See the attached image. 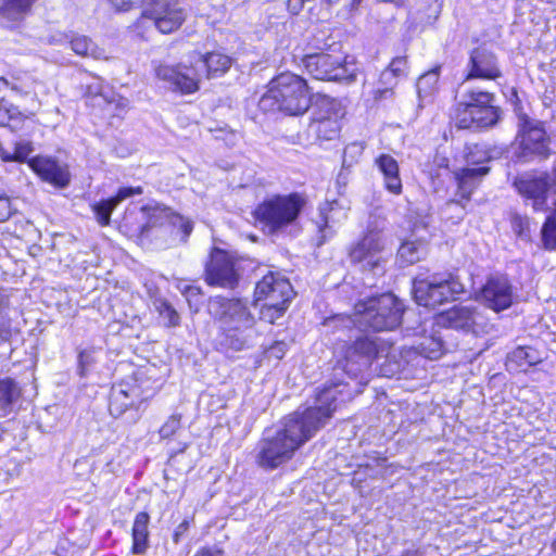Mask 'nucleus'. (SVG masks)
<instances>
[{"instance_id":"nucleus-41","label":"nucleus","mask_w":556,"mask_h":556,"mask_svg":"<svg viewBox=\"0 0 556 556\" xmlns=\"http://www.w3.org/2000/svg\"><path fill=\"white\" fill-rule=\"evenodd\" d=\"M4 14L15 18L26 13L36 0H1Z\"/></svg>"},{"instance_id":"nucleus-54","label":"nucleus","mask_w":556,"mask_h":556,"mask_svg":"<svg viewBox=\"0 0 556 556\" xmlns=\"http://www.w3.org/2000/svg\"><path fill=\"white\" fill-rule=\"evenodd\" d=\"M16 210L7 195H0V223L8 220Z\"/></svg>"},{"instance_id":"nucleus-19","label":"nucleus","mask_w":556,"mask_h":556,"mask_svg":"<svg viewBox=\"0 0 556 556\" xmlns=\"http://www.w3.org/2000/svg\"><path fill=\"white\" fill-rule=\"evenodd\" d=\"M205 280L210 286L233 289L239 282L233 257L222 249H213L205 266Z\"/></svg>"},{"instance_id":"nucleus-2","label":"nucleus","mask_w":556,"mask_h":556,"mask_svg":"<svg viewBox=\"0 0 556 556\" xmlns=\"http://www.w3.org/2000/svg\"><path fill=\"white\" fill-rule=\"evenodd\" d=\"M208 313L219 321L216 343L220 352L232 354L255 345L260 332L247 302L214 296L210 300Z\"/></svg>"},{"instance_id":"nucleus-9","label":"nucleus","mask_w":556,"mask_h":556,"mask_svg":"<svg viewBox=\"0 0 556 556\" xmlns=\"http://www.w3.org/2000/svg\"><path fill=\"white\" fill-rule=\"evenodd\" d=\"M304 205V198L296 192L277 194L256 206L255 217L269 235H276L298 220Z\"/></svg>"},{"instance_id":"nucleus-28","label":"nucleus","mask_w":556,"mask_h":556,"mask_svg":"<svg viewBox=\"0 0 556 556\" xmlns=\"http://www.w3.org/2000/svg\"><path fill=\"white\" fill-rule=\"evenodd\" d=\"M490 167L478 166V167H464L455 173V179L457 181L458 193L462 199L469 200L471 193L480 185L482 178L488 175Z\"/></svg>"},{"instance_id":"nucleus-11","label":"nucleus","mask_w":556,"mask_h":556,"mask_svg":"<svg viewBox=\"0 0 556 556\" xmlns=\"http://www.w3.org/2000/svg\"><path fill=\"white\" fill-rule=\"evenodd\" d=\"M152 396V392L144 390L137 379L122 381L111 389L109 410L111 416L119 418L129 413L127 421L136 422L140 418L141 405Z\"/></svg>"},{"instance_id":"nucleus-60","label":"nucleus","mask_w":556,"mask_h":556,"mask_svg":"<svg viewBox=\"0 0 556 556\" xmlns=\"http://www.w3.org/2000/svg\"><path fill=\"white\" fill-rule=\"evenodd\" d=\"M195 556H224V551L216 545L200 548Z\"/></svg>"},{"instance_id":"nucleus-32","label":"nucleus","mask_w":556,"mask_h":556,"mask_svg":"<svg viewBox=\"0 0 556 556\" xmlns=\"http://www.w3.org/2000/svg\"><path fill=\"white\" fill-rule=\"evenodd\" d=\"M152 305L165 327H177L179 325L180 316L167 300L155 296L152 300Z\"/></svg>"},{"instance_id":"nucleus-16","label":"nucleus","mask_w":556,"mask_h":556,"mask_svg":"<svg viewBox=\"0 0 556 556\" xmlns=\"http://www.w3.org/2000/svg\"><path fill=\"white\" fill-rule=\"evenodd\" d=\"M464 80H496L503 77L497 54L485 45L473 48L464 70Z\"/></svg>"},{"instance_id":"nucleus-17","label":"nucleus","mask_w":556,"mask_h":556,"mask_svg":"<svg viewBox=\"0 0 556 556\" xmlns=\"http://www.w3.org/2000/svg\"><path fill=\"white\" fill-rule=\"evenodd\" d=\"M306 71L318 80H348L352 77L346 63L340 55L325 52L307 54L302 60Z\"/></svg>"},{"instance_id":"nucleus-37","label":"nucleus","mask_w":556,"mask_h":556,"mask_svg":"<svg viewBox=\"0 0 556 556\" xmlns=\"http://www.w3.org/2000/svg\"><path fill=\"white\" fill-rule=\"evenodd\" d=\"M10 299L5 290L0 289V339L8 341L12 336V320L9 316Z\"/></svg>"},{"instance_id":"nucleus-49","label":"nucleus","mask_w":556,"mask_h":556,"mask_svg":"<svg viewBox=\"0 0 556 556\" xmlns=\"http://www.w3.org/2000/svg\"><path fill=\"white\" fill-rule=\"evenodd\" d=\"M401 556H442L437 547L430 545H422L419 547L406 548L401 553Z\"/></svg>"},{"instance_id":"nucleus-39","label":"nucleus","mask_w":556,"mask_h":556,"mask_svg":"<svg viewBox=\"0 0 556 556\" xmlns=\"http://www.w3.org/2000/svg\"><path fill=\"white\" fill-rule=\"evenodd\" d=\"M20 389L13 379L0 380V407L8 409L18 399Z\"/></svg>"},{"instance_id":"nucleus-30","label":"nucleus","mask_w":556,"mask_h":556,"mask_svg":"<svg viewBox=\"0 0 556 556\" xmlns=\"http://www.w3.org/2000/svg\"><path fill=\"white\" fill-rule=\"evenodd\" d=\"M26 116L18 106L8 101L7 94L0 96V127H8L11 131L22 128Z\"/></svg>"},{"instance_id":"nucleus-29","label":"nucleus","mask_w":556,"mask_h":556,"mask_svg":"<svg viewBox=\"0 0 556 556\" xmlns=\"http://www.w3.org/2000/svg\"><path fill=\"white\" fill-rule=\"evenodd\" d=\"M149 522L150 516L146 511H140L135 517L131 530V553L134 555H144L150 546Z\"/></svg>"},{"instance_id":"nucleus-46","label":"nucleus","mask_w":556,"mask_h":556,"mask_svg":"<svg viewBox=\"0 0 556 556\" xmlns=\"http://www.w3.org/2000/svg\"><path fill=\"white\" fill-rule=\"evenodd\" d=\"M181 427V414H173L160 428L161 439L172 438Z\"/></svg>"},{"instance_id":"nucleus-61","label":"nucleus","mask_w":556,"mask_h":556,"mask_svg":"<svg viewBox=\"0 0 556 556\" xmlns=\"http://www.w3.org/2000/svg\"><path fill=\"white\" fill-rule=\"evenodd\" d=\"M304 3L305 0H288L287 10L292 15H298L302 11Z\"/></svg>"},{"instance_id":"nucleus-7","label":"nucleus","mask_w":556,"mask_h":556,"mask_svg":"<svg viewBox=\"0 0 556 556\" xmlns=\"http://www.w3.org/2000/svg\"><path fill=\"white\" fill-rule=\"evenodd\" d=\"M466 292L459 277L450 271L420 274L413 280V294L416 303L435 308Z\"/></svg>"},{"instance_id":"nucleus-3","label":"nucleus","mask_w":556,"mask_h":556,"mask_svg":"<svg viewBox=\"0 0 556 556\" xmlns=\"http://www.w3.org/2000/svg\"><path fill=\"white\" fill-rule=\"evenodd\" d=\"M357 316L355 319L348 315H334L324 320L323 327L327 334L333 336L334 342H343V355L337 362L336 370H341L352 379L365 371L371 359L377 354L376 343L368 337H357L354 342L348 344L352 338L351 332L355 331Z\"/></svg>"},{"instance_id":"nucleus-22","label":"nucleus","mask_w":556,"mask_h":556,"mask_svg":"<svg viewBox=\"0 0 556 556\" xmlns=\"http://www.w3.org/2000/svg\"><path fill=\"white\" fill-rule=\"evenodd\" d=\"M159 79L168 84L169 88L184 94L193 93L199 89V76L197 70L187 65L160 64L155 67Z\"/></svg>"},{"instance_id":"nucleus-20","label":"nucleus","mask_w":556,"mask_h":556,"mask_svg":"<svg viewBox=\"0 0 556 556\" xmlns=\"http://www.w3.org/2000/svg\"><path fill=\"white\" fill-rule=\"evenodd\" d=\"M346 217V211L338 200L320 204L317 215L312 219L317 229L314 238L316 245L321 247L330 240L336 235L337 226Z\"/></svg>"},{"instance_id":"nucleus-36","label":"nucleus","mask_w":556,"mask_h":556,"mask_svg":"<svg viewBox=\"0 0 556 556\" xmlns=\"http://www.w3.org/2000/svg\"><path fill=\"white\" fill-rule=\"evenodd\" d=\"M88 93L102 98L106 103H116L117 108H125L127 100L116 94L111 88L104 86L101 80L88 86Z\"/></svg>"},{"instance_id":"nucleus-13","label":"nucleus","mask_w":556,"mask_h":556,"mask_svg":"<svg viewBox=\"0 0 556 556\" xmlns=\"http://www.w3.org/2000/svg\"><path fill=\"white\" fill-rule=\"evenodd\" d=\"M435 323L445 328L476 336L486 332L489 326L483 312L472 305H455L440 313L435 318Z\"/></svg>"},{"instance_id":"nucleus-34","label":"nucleus","mask_w":556,"mask_h":556,"mask_svg":"<svg viewBox=\"0 0 556 556\" xmlns=\"http://www.w3.org/2000/svg\"><path fill=\"white\" fill-rule=\"evenodd\" d=\"M418 352L426 358L438 359L445 351V344L440 336L425 337L417 346Z\"/></svg>"},{"instance_id":"nucleus-51","label":"nucleus","mask_w":556,"mask_h":556,"mask_svg":"<svg viewBox=\"0 0 556 556\" xmlns=\"http://www.w3.org/2000/svg\"><path fill=\"white\" fill-rule=\"evenodd\" d=\"M143 192L141 187H121L117 193L114 197H111L113 201L116 203H121L122 201L131 198L134 195H139Z\"/></svg>"},{"instance_id":"nucleus-44","label":"nucleus","mask_w":556,"mask_h":556,"mask_svg":"<svg viewBox=\"0 0 556 556\" xmlns=\"http://www.w3.org/2000/svg\"><path fill=\"white\" fill-rule=\"evenodd\" d=\"M96 363L94 350H81L78 353L77 374L80 378H86Z\"/></svg>"},{"instance_id":"nucleus-43","label":"nucleus","mask_w":556,"mask_h":556,"mask_svg":"<svg viewBox=\"0 0 556 556\" xmlns=\"http://www.w3.org/2000/svg\"><path fill=\"white\" fill-rule=\"evenodd\" d=\"M542 241L547 250H556V220L546 218L541 229Z\"/></svg>"},{"instance_id":"nucleus-45","label":"nucleus","mask_w":556,"mask_h":556,"mask_svg":"<svg viewBox=\"0 0 556 556\" xmlns=\"http://www.w3.org/2000/svg\"><path fill=\"white\" fill-rule=\"evenodd\" d=\"M364 146L361 142H353L345 147L342 156V167L350 168L363 154Z\"/></svg>"},{"instance_id":"nucleus-23","label":"nucleus","mask_w":556,"mask_h":556,"mask_svg":"<svg viewBox=\"0 0 556 556\" xmlns=\"http://www.w3.org/2000/svg\"><path fill=\"white\" fill-rule=\"evenodd\" d=\"M28 166L46 182L58 189L66 188L71 182L68 166L52 156L30 157Z\"/></svg>"},{"instance_id":"nucleus-15","label":"nucleus","mask_w":556,"mask_h":556,"mask_svg":"<svg viewBox=\"0 0 556 556\" xmlns=\"http://www.w3.org/2000/svg\"><path fill=\"white\" fill-rule=\"evenodd\" d=\"M143 18L150 20L159 31L169 34L181 26L186 10L179 0H147Z\"/></svg>"},{"instance_id":"nucleus-14","label":"nucleus","mask_w":556,"mask_h":556,"mask_svg":"<svg viewBox=\"0 0 556 556\" xmlns=\"http://www.w3.org/2000/svg\"><path fill=\"white\" fill-rule=\"evenodd\" d=\"M383 250V240L379 231L368 230L357 242L353 243L349 250V257L353 264H358L363 270H369L374 275H380L384 271L382 266L381 252Z\"/></svg>"},{"instance_id":"nucleus-40","label":"nucleus","mask_w":556,"mask_h":556,"mask_svg":"<svg viewBox=\"0 0 556 556\" xmlns=\"http://www.w3.org/2000/svg\"><path fill=\"white\" fill-rule=\"evenodd\" d=\"M112 198L101 200L92 205V212L101 226H108L111 220V214L116 207Z\"/></svg>"},{"instance_id":"nucleus-6","label":"nucleus","mask_w":556,"mask_h":556,"mask_svg":"<svg viewBox=\"0 0 556 556\" xmlns=\"http://www.w3.org/2000/svg\"><path fill=\"white\" fill-rule=\"evenodd\" d=\"M357 324L374 331H390L401 325L405 306L392 293L361 300L355 304Z\"/></svg>"},{"instance_id":"nucleus-10","label":"nucleus","mask_w":556,"mask_h":556,"mask_svg":"<svg viewBox=\"0 0 556 556\" xmlns=\"http://www.w3.org/2000/svg\"><path fill=\"white\" fill-rule=\"evenodd\" d=\"M343 115V109L337 99L318 94L312 121L306 129L308 139L314 142L336 139L341 129L340 118Z\"/></svg>"},{"instance_id":"nucleus-25","label":"nucleus","mask_w":556,"mask_h":556,"mask_svg":"<svg viewBox=\"0 0 556 556\" xmlns=\"http://www.w3.org/2000/svg\"><path fill=\"white\" fill-rule=\"evenodd\" d=\"M197 63L201 65L207 78H215L225 75L230 70L233 59L222 50H215L198 54Z\"/></svg>"},{"instance_id":"nucleus-62","label":"nucleus","mask_w":556,"mask_h":556,"mask_svg":"<svg viewBox=\"0 0 556 556\" xmlns=\"http://www.w3.org/2000/svg\"><path fill=\"white\" fill-rule=\"evenodd\" d=\"M184 293L186 294L187 300H188V302L190 303V302H191V299H192L193 296H198V295H200V294H201V290H200V288H199V287H194V286H187V287L185 288Z\"/></svg>"},{"instance_id":"nucleus-52","label":"nucleus","mask_w":556,"mask_h":556,"mask_svg":"<svg viewBox=\"0 0 556 556\" xmlns=\"http://www.w3.org/2000/svg\"><path fill=\"white\" fill-rule=\"evenodd\" d=\"M393 74H395L399 78L406 75L407 71V59L406 56H396L394 58L389 67Z\"/></svg>"},{"instance_id":"nucleus-38","label":"nucleus","mask_w":556,"mask_h":556,"mask_svg":"<svg viewBox=\"0 0 556 556\" xmlns=\"http://www.w3.org/2000/svg\"><path fill=\"white\" fill-rule=\"evenodd\" d=\"M466 162L468 167L485 166L492 160L491 150L485 144H473L467 148Z\"/></svg>"},{"instance_id":"nucleus-53","label":"nucleus","mask_w":556,"mask_h":556,"mask_svg":"<svg viewBox=\"0 0 556 556\" xmlns=\"http://www.w3.org/2000/svg\"><path fill=\"white\" fill-rule=\"evenodd\" d=\"M511 228L519 237H522L525 231L529 229L528 217L515 214L511 217Z\"/></svg>"},{"instance_id":"nucleus-50","label":"nucleus","mask_w":556,"mask_h":556,"mask_svg":"<svg viewBox=\"0 0 556 556\" xmlns=\"http://www.w3.org/2000/svg\"><path fill=\"white\" fill-rule=\"evenodd\" d=\"M288 349H289V345L287 342L276 341L266 350V354H267V357L275 358V359L279 361V359L283 358Z\"/></svg>"},{"instance_id":"nucleus-12","label":"nucleus","mask_w":556,"mask_h":556,"mask_svg":"<svg viewBox=\"0 0 556 556\" xmlns=\"http://www.w3.org/2000/svg\"><path fill=\"white\" fill-rule=\"evenodd\" d=\"M547 170H527L516 175L511 186L526 205L533 212H547L548 195L552 193Z\"/></svg>"},{"instance_id":"nucleus-27","label":"nucleus","mask_w":556,"mask_h":556,"mask_svg":"<svg viewBox=\"0 0 556 556\" xmlns=\"http://www.w3.org/2000/svg\"><path fill=\"white\" fill-rule=\"evenodd\" d=\"M542 362L539 351L532 346H518L508 353L506 369L509 372L527 371L530 367Z\"/></svg>"},{"instance_id":"nucleus-47","label":"nucleus","mask_w":556,"mask_h":556,"mask_svg":"<svg viewBox=\"0 0 556 556\" xmlns=\"http://www.w3.org/2000/svg\"><path fill=\"white\" fill-rule=\"evenodd\" d=\"M34 152V146L30 141L21 140L15 143L14 154L16 162L24 163L30 160L28 156Z\"/></svg>"},{"instance_id":"nucleus-64","label":"nucleus","mask_w":556,"mask_h":556,"mask_svg":"<svg viewBox=\"0 0 556 556\" xmlns=\"http://www.w3.org/2000/svg\"><path fill=\"white\" fill-rule=\"evenodd\" d=\"M548 180L552 193L556 194V164H554L552 170L548 172Z\"/></svg>"},{"instance_id":"nucleus-56","label":"nucleus","mask_w":556,"mask_h":556,"mask_svg":"<svg viewBox=\"0 0 556 556\" xmlns=\"http://www.w3.org/2000/svg\"><path fill=\"white\" fill-rule=\"evenodd\" d=\"M368 476L370 478H377L381 475L380 469L371 468L369 465L361 466L357 471L354 472L353 483H359L362 481L361 476Z\"/></svg>"},{"instance_id":"nucleus-42","label":"nucleus","mask_w":556,"mask_h":556,"mask_svg":"<svg viewBox=\"0 0 556 556\" xmlns=\"http://www.w3.org/2000/svg\"><path fill=\"white\" fill-rule=\"evenodd\" d=\"M288 306L285 305H269V303L262 302L260 308V319L269 324H275L283 316Z\"/></svg>"},{"instance_id":"nucleus-24","label":"nucleus","mask_w":556,"mask_h":556,"mask_svg":"<svg viewBox=\"0 0 556 556\" xmlns=\"http://www.w3.org/2000/svg\"><path fill=\"white\" fill-rule=\"evenodd\" d=\"M147 227L148 229H142V232L148 236L150 232L155 237L169 235V244L186 242L193 229L192 222L179 214L166 215L159 225L156 219L151 218Z\"/></svg>"},{"instance_id":"nucleus-59","label":"nucleus","mask_w":556,"mask_h":556,"mask_svg":"<svg viewBox=\"0 0 556 556\" xmlns=\"http://www.w3.org/2000/svg\"><path fill=\"white\" fill-rule=\"evenodd\" d=\"M393 96H394V88L377 86V89L375 91V100H377V101L389 100V99H392Z\"/></svg>"},{"instance_id":"nucleus-35","label":"nucleus","mask_w":556,"mask_h":556,"mask_svg":"<svg viewBox=\"0 0 556 556\" xmlns=\"http://www.w3.org/2000/svg\"><path fill=\"white\" fill-rule=\"evenodd\" d=\"M70 45L72 50L78 55L99 59L103 54V51L87 36H74Z\"/></svg>"},{"instance_id":"nucleus-8","label":"nucleus","mask_w":556,"mask_h":556,"mask_svg":"<svg viewBox=\"0 0 556 556\" xmlns=\"http://www.w3.org/2000/svg\"><path fill=\"white\" fill-rule=\"evenodd\" d=\"M514 155L516 161L522 164L546 161L552 155L551 137L542 121L527 114L518 116Z\"/></svg>"},{"instance_id":"nucleus-1","label":"nucleus","mask_w":556,"mask_h":556,"mask_svg":"<svg viewBox=\"0 0 556 556\" xmlns=\"http://www.w3.org/2000/svg\"><path fill=\"white\" fill-rule=\"evenodd\" d=\"M353 391L348 382L326 383L314 399V404L299 407L283 417L277 428L265 429L255 447V463L265 470H274L289 462L294 453L321 430L337 408L350 401Z\"/></svg>"},{"instance_id":"nucleus-18","label":"nucleus","mask_w":556,"mask_h":556,"mask_svg":"<svg viewBox=\"0 0 556 556\" xmlns=\"http://www.w3.org/2000/svg\"><path fill=\"white\" fill-rule=\"evenodd\" d=\"M478 296L485 307L500 313L514 304L516 295L508 277L506 275L496 274L486 278Z\"/></svg>"},{"instance_id":"nucleus-26","label":"nucleus","mask_w":556,"mask_h":556,"mask_svg":"<svg viewBox=\"0 0 556 556\" xmlns=\"http://www.w3.org/2000/svg\"><path fill=\"white\" fill-rule=\"evenodd\" d=\"M375 164L383 176L384 188L390 193L401 194L403 185L397 161L390 154L382 153L375 160Z\"/></svg>"},{"instance_id":"nucleus-58","label":"nucleus","mask_w":556,"mask_h":556,"mask_svg":"<svg viewBox=\"0 0 556 556\" xmlns=\"http://www.w3.org/2000/svg\"><path fill=\"white\" fill-rule=\"evenodd\" d=\"M118 11H127L135 5H139L143 0H109Z\"/></svg>"},{"instance_id":"nucleus-5","label":"nucleus","mask_w":556,"mask_h":556,"mask_svg":"<svg viewBox=\"0 0 556 556\" xmlns=\"http://www.w3.org/2000/svg\"><path fill=\"white\" fill-rule=\"evenodd\" d=\"M312 100L307 81L296 74L283 72L269 81L267 91L258 101V108L264 113L301 115L308 110Z\"/></svg>"},{"instance_id":"nucleus-4","label":"nucleus","mask_w":556,"mask_h":556,"mask_svg":"<svg viewBox=\"0 0 556 556\" xmlns=\"http://www.w3.org/2000/svg\"><path fill=\"white\" fill-rule=\"evenodd\" d=\"M455 124L460 129H489L496 126L503 110L496 105V96L463 80L455 96Z\"/></svg>"},{"instance_id":"nucleus-33","label":"nucleus","mask_w":556,"mask_h":556,"mask_svg":"<svg viewBox=\"0 0 556 556\" xmlns=\"http://www.w3.org/2000/svg\"><path fill=\"white\" fill-rule=\"evenodd\" d=\"M440 66H435L418 78L416 88L420 100L430 98L437 91L440 77Z\"/></svg>"},{"instance_id":"nucleus-21","label":"nucleus","mask_w":556,"mask_h":556,"mask_svg":"<svg viewBox=\"0 0 556 556\" xmlns=\"http://www.w3.org/2000/svg\"><path fill=\"white\" fill-rule=\"evenodd\" d=\"M292 286L288 279L269 273L256 283L254 295L255 303H269V305L289 306L292 299Z\"/></svg>"},{"instance_id":"nucleus-63","label":"nucleus","mask_w":556,"mask_h":556,"mask_svg":"<svg viewBox=\"0 0 556 556\" xmlns=\"http://www.w3.org/2000/svg\"><path fill=\"white\" fill-rule=\"evenodd\" d=\"M0 159L3 161V162H16V155L13 153H10L8 151H5L2 147V144L0 143Z\"/></svg>"},{"instance_id":"nucleus-48","label":"nucleus","mask_w":556,"mask_h":556,"mask_svg":"<svg viewBox=\"0 0 556 556\" xmlns=\"http://www.w3.org/2000/svg\"><path fill=\"white\" fill-rule=\"evenodd\" d=\"M7 90H10L13 94L24 97L28 96L30 92L29 90L24 89L21 85L9 81L4 77H0V96L5 94L4 92Z\"/></svg>"},{"instance_id":"nucleus-57","label":"nucleus","mask_w":556,"mask_h":556,"mask_svg":"<svg viewBox=\"0 0 556 556\" xmlns=\"http://www.w3.org/2000/svg\"><path fill=\"white\" fill-rule=\"evenodd\" d=\"M193 520L191 519H185L182 520L174 530L173 533V541L175 544H178L181 541V538L185 535V533L189 530L190 522Z\"/></svg>"},{"instance_id":"nucleus-31","label":"nucleus","mask_w":556,"mask_h":556,"mask_svg":"<svg viewBox=\"0 0 556 556\" xmlns=\"http://www.w3.org/2000/svg\"><path fill=\"white\" fill-rule=\"evenodd\" d=\"M427 243L422 240L404 241L397 251V260L402 266L417 263L427 254Z\"/></svg>"},{"instance_id":"nucleus-55","label":"nucleus","mask_w":556,"mask_h":556,"mask_svg":"<svg viewBox=\"0 0 556 556\" xmlns=\"http://www.w3.org/2000/svg\"><path fill=\"white\" fill-rule=\"evenodd\" d=\"M397 79L399 77L395 74H393L389 68H386L380 74L378 86L395 88L397 85Z\"/></svg>"}]
</instances>
